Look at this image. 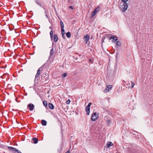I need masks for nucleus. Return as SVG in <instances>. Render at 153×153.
<instances>
[{"label":"nucleus","mask_w":153,"mask_h":153,"mask_svg":"<svg viewBox=\"0 0 153 153\" xmlns=\"http://www.w3.org/2000/svg\"><path fill=\"white\" fill-rule=\"evenodd\" d=\"M8 148L9 150L12 152H14L15 153H22L19 150L14 147L11 146H8Z\"/></svg>","instance_id":"1"},{"label":"nucleus","mask_w":153,"mask_h":153,"mask_svg":"<svg viewBox=\"0 0 153 153\" xmlns=\"http://www.w3.org/2000/svg\"><path fill=\"white\" fill-rule=\"evenodd\" d=\"M128 7V3H124L122 5L120 6V8L123 12H124L127 10Z\"/></svg>","instance_id":"2"},{"label":"nucleus","mask_w":153,"mask_h":153,"mask_svg":"<svg viewBox=\"0 0 153 153\" xmlns=\"http://www.w3.org/2000/svg\"><path fill=\"white\" fill-rule=\"evenodd\" d=\"M99 117V114L97 112L94 113L92 115L91 119L93 121L96 120Z\"/></svg>","instance_id":"3"},{"label":"nucleus","mask_w":153,"mask_h":153,"mask_svg":"<svg viewBox=\"0 0 153 153\" xmlns=\"http://www.w3.org/2000/svg\"><path fill=\"white\" fill-rule=\"evenodd\" d=\"M91 104L92 103L91 102L89 103L88 105L85 108V110L86 112V114L88 115H89L90 112V107Z\"/></svg>","instance_id":"4"},{"label":"nucleus","mask_w":153,"mask_h":153,"mask_svg":"<svg viewBox=\"0 0 153 153\" xmlns=\"http://www.w3.org/2000/svg\"><path fill=\"white\" fill-rule=\"evenodd\" d=\"M46 63H45L39 69L37 70V73L35 76V81L36 80V78L38 77V76H39V75L40 74V69L42 68H43L44 66L46 65Z\"/></svg>","instance_id":"5"},{"label":"nucleus","mask_w":153,"mask_h":153,"mask_svg":"<svg viewBox=\"0 0 153 153\" xmlns=\"http://www.w3.org/2000/svg\"><path fill=\"white\" fill-rule=\"evenodd\" d=\"M112 87V85H108L106 87V88L105 89L104 92H108L110 91Z\"/></svg>","instance_id":"6"},{"label":"nucleus","mask_w":153,"mask_h":153,"mask_svg":"<svg viewBox=\"0 0 153 153\" xmlns=\"http://www.w3.org/2000/svg\"><path fill=\"white\" fill-rule=\"evenodd\" d=\"M99 7H97L94 11L92 12L91 16V17H93L96 14V13L99 10Z\"/></svg>","instance_id":"7"},{"label":"nucleus","mask_w":153,"mask_h":153,"mask_svg":"<svg viewBox=\"0 0 153 153\" xmlns=\"http://www.w3.org/2000/svg\"><path fill=\"white\" fill-rule=\"evenodd\" d=\"M83 39L84 40L85 43L87 44L89 39V36L88 35H86L84 37Z\"/></svg>","instance_id":"8"},{"label":"nucleus","mask_w":153,"mask_h":153,"mask_svg":"<svg viewBox=\"0 0 153 153\" xmlns=\"http://www.w3.org/2000/svg\"><path fill=\"white\" fill-rule=\"evenodd\" d=\"M35 108L34 105L32 104L29 103V111H33Z\"/></svg>","instance_id":"9"},{"label":"nucleus","mask_w":153,"mask_h":153,"mask_svg":"<svg viewBox=\"0 0 153 153\" xmlns=\"http://www.w3.org/2000/svg\"><path fill=\"white\" fill-rule=\"evenodd\" d=\"M110 39H113L112 42H114L116 41L118 39L117 38V37L116 36H112L110 37Z\"/></svg>","instance_id":"10"},{"label":"nucleus","mask_w":153,"mask_h":153,"mask_svg":"<svg viewBox=\"0 0 153 153\" xmlns=\"http://www.w3.org/2000/svg\"><path fill=\"white\" fill-rule=\"evenodd\" d=\"M58 40V37L56 34H54V41L56 42Z\"/></svg>","instance_id":"11"},{"label":"nucleus","mask_w":153,"mask_h":153,"mask_svg":"<svg viewBox=\"0 0 153 153\" xmlns=\"http://www.w3.org/2000/svg\"><path fill=\"white\" fill-rule=\"evenodd\" d=\"M48 106L49 108L51 109H53L54 108V106L51 103H49L48 104Z\"/></svg>","instance_id":"12"},{"label":"nucleus","mask_w":153,"mask_h":153,"mask_svg":"<svg viewBox=\"0 0 153 153\" xmlns=\"http://www.w3.org/2000/svg\"><path fill=\"white\" fill-rule=\"evenodd\" d=\"M131 86H128V85H127V86L128 87V88H133L135 85V84L133 83V82L132 81H131Z\"/></svg>","instance_id":"13"},{"label":"nucleus","mask_w":153,"mask_h":153,"mask_svg":"<svg viewBox=\"0 0 153 153\" xmlns=\"http://www.w3.org/2000/svg\"><path fill=\"white\" fill-rule=\"evenodd\" d=\"M113 145V144L111 142H109L107 143L106 147L107 148H109L112 146Z\"/></svg>","instance_id":"14"},{"label":"nucleus","mask_w":153,"mask_h":153,"mask_svg":"<svg viewBox=\"0 0 153 153\" xmlns=\"http://www.w3.org/2000/svg\"><path fill=\"white\" fill-rule=\"evenodd\" d=\"M53 53H54L53 48H52L51 50V51L50 52L49 58L51 57V56H52V55L53 54Z\"/></svg>","instance_id":"15"},{"label":"nucleus","mask_w":153,"mask_h":153,"mask_svg":"<svg viewBox=\"0 0 153 153\" xmlns=\"http://www.w3.org/2000/svg\"><path fill=\"white\" fill-rule=\"evenodd\" d=\"M41 123L42 125L44 126H45L47 125L46 121L45 120H42Z\"/></svg>","instance_id":"16"},{"label":"nucleus","mask_w":153,"mask_h":153,"mask_svg":"<svg viewBox=\"0 0 153 153\" xmlns=\"http://www.w3.org/2000/svg\"><path fill=\"white\" fill-rule=\"evenodd\" d=\"M33 140L34 141V144H36L38 143V140L37 138L34 137L33 138Z\"/></svg>","instance_id":"17"},{"label":"nucleus","mask_w":153,"mask_h":153,"mask_svg":"<svg viewBox=\"0 0 153 153\" xmlns=\"http://www.w3.org/2000/svg\"><path fill=\"white\" fill-rule=\"evenodd\" d=\"M67 37L68 38H70L71 36V33L70 32H68L66 33Z\"/></svg>","instance_id":"18"},{"label":"nucleus","mask_w":153,"mask_h":153,"mask_svg":"<svg viewBox=\"0 0 153 153\" xmlns=\"http://www.w3.org/2000/svg\"><path fill=\"white\" fill-rule=\"evenodd\" d=\"M60 24L61 25V29H64V25L63 22L62 21H60Z\"/></svg>","instance_id":"19"},{"label":"nucleus","mask_w":153,"mask_h":153,"mask_svg":"<svg viewBox=\"0 0 153 153\" xmlns=\"http://www.w3.org/2000/svg\"><path fill=\"white\" fill-rule=\"evenodd\" d=\"M36 3L38 5H39L40 7H43V6H42V4L40 3H39L38 1L37 0H36Z\"/></svg>","instance_id":"20"},{"label":"nucleus","mask_w":153,"mask_h":153,"mask_svg":"<svg viewBox=\"0 0 153 153\" xmlns=\"http://www.w3.org/2000/svg\"><path fill=\"white\" fill-rule=\"evenodd\" d=\"M24 95L25 96L23 97V99L25 100L27 99L28 100V97H27L26 96L27 95V93H25Z\"/></svg>","instance_id":"21"},{"label":"nucleus","mask_w":153,"mask_h":153,"mask_svg":"<svg viewBox=\"0 0 153 153\" xmlns=\"http://www.w3.org/2000/svg\"><path fill=\"white\" fill-rule=\"evenodd\" d=\"M116 45L119 46H121V43L120 41H117L116 42Z\"/></svg>","instance_id":"22"},{"label":"nucleus","mask_w":153,"mask_h":153,"mask_svg":"<svg viewBox=\"0 0 153 153\" xmlns=\"http://www.w3.org/2000/svg\"><path fill=\"white\" fill-rule=\"evenodd\" d=\"M67 73H65L62 74V78H64L65 77H66L67 76Z\"/></svg>","instance_id":"23"},{"label":"nucleus","mask_w":153,"mask_h":153,"mask_svg":"<svg viewBox=\"0 0 153 153\" xmlns=\"http://www.w3.org/2000/svg\"><path fill=\"white\" fill-rule=\"evenodd\" d=\"M50 34L51 36V38L52 39L53 38V32L52 30L50 31Z\"/></svg>","instance_id":"24"},{"label":"nucleus","mask_w":153,"mask_h":153,"mask_svg":"<svg viewBox=\"0 0 153 153\" xmlns=\"http://www.w3.org/2000/svg\"><path fill=\"white\" fill-rule=\"evenodd\" d=\"M61 32L62 36H63V35H64L65 34V30H64V29H61Z\"/></svg>","instance_id":"25"},{"label":"nucleus","mask_w":153,"mask_h":153,"mask_svg":"<svg viewBox=\"0 0 153 153\" xmlns=\"http://www.w3.org/2000/svg\"><path fill=\"white\" fill-rule=\"evenodd\" d=\"M43 103L45 106H47V102L46 101H44L43 102Z\"/></svg>","instance_id":"26"},{"label":"nucleus","mask_w":153,"mask_h":153,"mask_svg":"<svg viewBox=\"0 0 153 153\" xmlns=\"http://www.w3.org/2000/svg\"><path fill=\"white\" fill-rule=\"evenodd\" d=\"M105 36H103L102 38V40L101 41L102 42H104V40L105 39Z\"/></svg>","instance_id":"27"},{"label":"nucleus","mask_w":153,"mask_h":153,"mask_svg":"<svg viewBox=\"0 0 153 153\" xmlns=\"http://www.w3.org/2000/svg\"><path fill=\"white\" fill-rule=\"evenodd\" d=\"M70 102V100H68L66 102V103L67 104H69Z\"/></svg>","instance_id":"28"},{"label":"nucleus","mask_w":153,"mask_h":153,"mask_svg":"<svg viewBox=\"0 0 153 153\" xmlns=\"http://www.w3.org/2000/svg\"><path fill=\"white\" fill-rule=\"evenodd\" d=\"M122 2H124V3H127L126 2L128 0H121Z\"/></svg>","instance_id":"29"},{"label":"nucleus","mask_w":153,"mask_h":153,"mask_svg":"<svg viewBox=\"0 0 153 153\" xmlns=\"http://www.w3.org/2000/svg\"><path fill=\"white\" fill-rule=\"evenodd\" d=\"M111 122V121L109 120H108L106 121V122L108 124H109V123H110V122Z\"/></svg>","instance_id":"30"},{"label":"nucleus","mask_w":153,"mask_h":153,"mask_svg":"<svg viewBox=\"0 0 153 153\" xmlns=\"http://www.w3.org/2000/svg\"><path fill=\"white\" fill-rule=\"evenodd\" d=\"M45 15L46 17V18H48V16L47 15V12L46 11H45Z\"/></svg>","instance_id":"31"},{"label":"nucleus","mask_w":153,"mask_h":153,"mask_svg":"<svg viewBox=\"0 0 153 153\" xmlns=\"http://www.w3.org/2000/svg\"><path fill=\"white\" fill-rule=\"evenodd\" d=\"M69 8H71V9H73V7L72 6H70L69 7Z\"/></svg>","instance_id":"32"},{"label":"nucleus","mask_w":153,"mask_h":153,"mask_svg":"<svg viewBox=\"0 0 153 153\" xmlns=\"http://www.w3.org/2000/svg\"><path fill=\"white\" fill-rule=\"evenodd\" d=\"M88 62H92V60L91 59H89L88 60Z\"/></svg>","instance_id":"33"},{"label":"nucleus","mask_w":153,"mask_h":153,"mask_svg":"<svg viewBox=\"0 0 153 153\" xmlns=\"http://www.w3.org/2000/svg\"><path fill=\"white\" fill-rule=\"evenodd\" d=\"M65 153H70V150L67 151Z\"/></svg>","instance_id":"34"},{"label":"nucleus","mask_w":153,"mask_h":153,"mask_svg":"<svg viewBox=\"0 0 153 153\" xmlns=\"http://www.w3.org/2000/svg\"><path fill=\"white\" fill-rule=\"evenodd\" d=\"M62 37H63V38H64V39H65V35H63V36H62Z\"/></svg>","instance_id":"35"},{"label":"nucleus","mask_w":153,"mask_h":153,"mask_svg":"<svg viewBox=\"0 0 153 153\" xmlns=\"http://www.w3.org/2000/svg\"><path fill=\"white\" fill-rule=\"evenodd\" d=\"M128 84H127V85H128V86H130V84L128 82Z\"/></svg>","instance_id":"36"},{"label":"nucleus","mask_w":153,"mask_h":153,"mask_svg":"<svg viewBox=\"0 0 153 153\" xmlns=\"http://www.w3.org/2000/svg\"><path fill=\"white\" fill-rule=\"evenodd\" d=\"M49 28H50V29H51V28H51V27H50Z\"/></svg>","instance_id":"37"},{"label":"nucleus","mask_w":153,"mask_h":153,"mask_svg":"<svg viewBox=\"0 0 153 153\" xmlns=\"http://www.w3.org/2000/svg\"><path fill=\"white\" fill-rule=\"evenodd\" d=\"M27 107H29V104H28L27 105Z\"/></svg>","instance_id":"38"},{"label":"nucleus","mask_w":153,"mask_h":153,"mask_svg":"<svg viewBox=\"0 0 153 153\" xmlns=\"http://www.w3.org/2000/svg\"><path fill=\"white\" fill-rule=\"evenodd\" d=\"M33 54H30V53H29V55H33Z\"/></svg>","instance_id":"39"},{"label":"nucleus","mask_w":153,"mask_h":153,"mask_svg":"<svg viewBox=\"0 0 153 153\" xmlns=\"http://www.w3.org/2000/svg\"><path fill=\"white\" fill-rule=\"evenodd\" d=\"M26 42H27V41H26V42H24L26 43Z\"/></svg>","instance_id":"40"},{"label":"nucleus","mask_w":153,"mask_h":153,"mask_svg":"<svg viewBox=\"0 0 153 153\" xmlns=\"http://www.w3.org/2000/svg\"><path fill=\"white\" fill-rule=\"evenodd\" d=\"M26 42H27V41H26V42H24L26 43Z\"/></svg>","instance_id":"41"},{"label":"nucleus","mask_w":153,"mask_h":153,"mask_svg":"<svg viewBox=\"0 0 153 153\" xmlns=\"http://www.w3.org/2000/svg\"><path fill=\"white\" fill-rule=\"evenodd\" d=\"M30 16H29V18L30 19Z\"/></svg>","instance_id":"42"},{"label":"nucleus","mask_w":153,"mask_h":153,"mask_svg":"<svg viewBox=\"0 0 153 153\" xmlns=\"http://www.w3.org/2000/svg\"><path fill=\"white\" fill-rule=\"evenodd\" d=\"M1 36H0V39L1 38Z\"/></svg>","instance_id":"43"}]
</instances>
